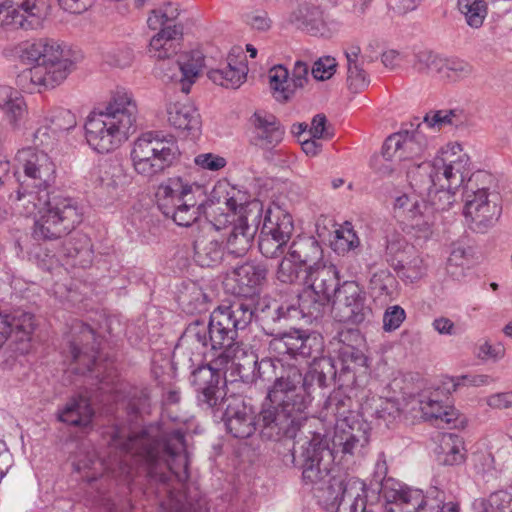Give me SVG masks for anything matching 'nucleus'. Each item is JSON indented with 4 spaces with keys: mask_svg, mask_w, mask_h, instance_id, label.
<instances>
[{
    "mask_svg": "<svg viewBox=\"0 0 512 512\" xmlns=\"http://www.w3.org/2000/svg\"><path fill=\"white\" fill-rule=\"evenodd\" d=\"M95 333L88 325L74 321L67 336L68 350L66 358L70 360V369L77 374L99 371L100 364L97 363Z\"/></svg>",
    "mask_w": 512,
    "mask_h": 512,
    "instance_id": "dca6fc26",
    "label": "nucleus"
},
{
    "mask_svg": "<svg viewBox=\"0 0 512 512\" xmlns=\"http://www.w3.org/2000/svg\"><path fill=\"white\" fill-rule=\"evenodd\" d=\"M462 438L452 433L441 435L438 446V460L445 465H456L464 460Z\"/></svg>",
    "mask_w": 512,
    "mask_h": 512,
    "instance_id": "f704fd0d",
    "label": "nucleus"
},
{
    "mask_svg": "<svg viewBox=\"0 0 512 512\" xmlns=\"http://www.w3.org/2000/svg\"><path fill=\"white\" fill-rule=\"evenodd\" d=\"M427 145L428 142L421 130V125L412 132L400 131L394 133L385 140L382 146V157L390 163L379 167L375 166V169L381 175H390L397 165L420 158L424 154Z\"/></svg>",
    "mask_w": 512,
    "mask_h": 512,
    "instance_id": "ddd939ff",
    "label": "nucleus"
},
{
    "mask_svg": "<svg viewBox=\"0 0 512 512\" xmlns=\"http://www.w3.org/2000/svg\"><path fill=\"white\" fill-rule=\"evenodd\" d=\"M406 318L405 310L399 305L388 307L383 315V329L392 332L398 329Z\"/></svg>",
    "mask_w": 512,
    "mask_h": 512,
    "instance_id": "13d9d810",
    "label": "nucleus"
},
{
    "mask_svg": "<svg viewBox=\"0 0 512 512\" xmlns=\"http://www.w3.org/2000/svg\"><path fill=\"white\" fill-rule=\"evenodd\" d=\"M452 390L455 391L460 386H485L491 382V378L488 375H463L456 378L450 379Z\"/></svg>",
    "mask_w": 512,
    "mask_h": 512,
    "instance_id": "0e129e2a",
    "label": "nucleus"
},
{
    "mask_svg": "<svg viewBox=\"0 0 512 512\" xmlns=\"http://www.w3.org/2000/svg\"><path fill=\"white\" fill-rule=\"evenodd\" d=\"M457 7L469 27L478 29L483 25L488 13L485 0H458Z\"/></svg>",
    "mask_w": 512,
    "mask_h": 512,
    "instance_id": "58836bf2",
    "label": "nucleus"
},
{
    "mask_svg": "<svg viewBox=\"0 0 512 512\" xmlns=\"http://www.w3.org/2000/svg\"><path fill=\"white\" fill-rule=\"evenodd\" d=\"M179 16V8L175 3L167 2L153 9L148 16L147 24L152 30L160 29L149 43L148 52L151 57L164 60L176 53L175 40L181 34L176 25H169Z\"/></svg>",
    "mask_w": 512,
    "mask_h": 512,
    "instance_id": "4468645a",
    "label": "nucleus"
},
{
    "mask_svg": "<svg viewBox=\"0 0 512 512\" xmlns=\"http://www.w3.org/2000/svg\"><path fill=\"white\" fill-rule=\"evenodd\" d=\"M73 467L87 482L96 480L105 471L110 469L109 464L99 459L94 452H88L74 461Z\"/></svg>",
    "mask_w": 512,
    "mask_h": 512,
    "instance_id": "a19ab883",
    "label": "nucleus"
},
{
    "mask_svg": "<svg viewBox=\"0 0 512 512\" xmlns=\"http://www.w3.org/2000/svg\"><path fill=\"white\" fill-rule=\"evenodd\" d=\"M359 246V238L356 235L351 223L345 222L336 231L331 248L337 254H345Z\"/></svg>",
    "mask_w": 512,
    "mask_h": 512,
    "instance_id": "a18cd8bd",
    "label": "nucleus"
},
{
    "mask_svg": "<svg viewBox=\"0 0 512 512\" xmlns=\"http://www.w3.org/2000/svg\"><path fill=\"white\" fill-rule=\"evenodd\" d=\"M473 71L472 66L466 60L458 57L441 58L438 78L456 82L467 78Z\"/></svg>",
    "mask_w": 512,
    "mask_h": 512,
    "instance_id": "ea45409f",
    "label": "nucleus"
},
{
    "mask_svg": "<svg viewBox=\"0 0 512 512\" xmlns=\"http://www.w3.org/2000/svg\"><path fill=\"white\" fill-rule=\"evenodd\" d=\"M351 401L341 392H335L325 401L320 417L334 422L332 448L320 435L314 434L301 445L302 482L311 489L329 490L330 497L339 506L349 501L350 512H365L368 488L362 480L348 477L336 480L331 476V462L335 454L342 457H361L368 445L369 426L359 421L351 411Z\"/></svg>",
    "mask_w": 512,
    "mask_h": 512,
    "instance_id": "7ed1b4c3",
    "label": "nucleus"
},
{
    "mask_svg": "<svg viewBox=\"0 0 512 512\" xmlns=\"http://www.w3.org/2000/svg\"><path fill=\"white\" fill-rule=\"evenodd\" d=\"M428 183L427 192L431 203V206L428 207L431 209L432 216L434 217V211L448 210L454 204L456 190L440 187L429 180Z\"/></svg>",
    "mask_w": 512,
    "mask_h": 512,
    "instance_id": "c03bdc74",
    "label": "nucleus"
},
{
    "mask_svg": "<svg viewBox=\"0 0 512 512\" xmlns=\"http://www.w3.org/2000/svg\"><path fill=\"white\" fill-rule=\"evenodd\" d=\"M338 362L337 365L333 359L328 357L336 370L333 378L328 379L326 385L335 377L347 386H359L364 383L369 376L368 360L358 345L362 342V336L357 329H343L338 333Z\"/></svg>",
    "mask_w": 512,
    "mask_h": 512,
    "instance_id": "f8f14e48",
    "label": "nucleus"
},
{
    "mask_svg": "<svg viewBox=\"0 0 512 512\" xmlns=\"http://www.w3.org/2000/svg\"><path fill=\"white\" fill-rule=\"evenodd\" d=\"M266 276L267 268L262 264L247 263L240 266L235 270V280L239 285L237 293L244 297L254 294Z\"/></svg>",
    "mask_w": 512,
    "mask_h": 512,
    "instance_id": "72a5a7b5",
    "label": "nucleus"
},
{
    "mask_svg": "<svg viewBox=\"0 0 512 512\" xmlns=\"http://www.w3.org/2000/svg\"><path fill=\"white\" fill-rule=\"evenodd\" d=\"M396 270L399 277L413 283L426 275L427 264L422 256L415 255L406 262L399 261Z\"/></svg>",
    "mask_w": 512,
    "mask_h": 512,
    "instance_id": "49530a36",
    "label": "nucleus"
},
{
    "mask_svg": "<svg viewBox=\"0 0 512 512\" xmlns=\"http://www.w3.org/2000/svg\"><path fill=\"white\" fill-rule=\"evenodd\" d=\"M104 60L111 66L126 68L134 61L133 49L127 44H118L103 52Z\"/></svg>",
    "mask_w": 512,
    "mask_h": 512,
    "instance_id": "09e8293b",
    "label": "nucleus"
},
{
    "mask_svg": "<svg viewBox=\"0 0 512 512\" xmlns=\"http://www.w3.org/2000/svg\"><path fill=\"white\" fill-rule=\"evenodd\" d=\"M505 349L500 343L492 344L489 341H481L476 347V355L481 360L497 361L504 356Z\"/></svg>",
    "mask_w": 512,
    "mask_h": 512,
    "instance_id": "680f3d73",
    "label": "nucleus"
},
{
    "mask_svg": "<svg viewBox=\"0 0 512 512\" xmlns=\"http://www.w3.org/2000/svg\"><path fill=\"white\" fill-rule=\"evenodd\" d=\"M179 303L189 314L203 313L209 310V297L196 283L190 282L179 295Z\"/></svg>",
    "mask_w": 512,
    "mask_h": 512,
    "instance_id": "c9c22d12",
    "label": "nucleus"
},
{
    "mask_svg": "<svg viewBox=\"0 0 512 512\" xmlns=\"http://www.w3.org/2000/svg\"><path fill=\"white\" fill-rule=\"evenodd\" d=\"M247 72L248 67L242 60L229 56L225 67L210 69L207 76L217 85L237 89L245 82Z\"/></svg>",
    "mask_w": 512,
    "mask_h": 512,
    "instance_id": "2f4dec72",
    "label": "nucleus"
},
{
    "mask_svg": "<svg viewBox=\"0 0 512 512\" xmlns=\"http://www.w3.org/2000/svg\"><path fill=\"white\" fill-rule=\"evenodd\" d=\"M251 122L253 125V141L262 149H272L284 138L285 130L276 117L265 111H256Z\"/></svg>",
    "mask_w": 512,
    "mask_h": 512,
    "instance_id": "b1692460",
    "label": "nucleus"
},
{
    "mask_svg": "<svg viewBox=\"0 0 512 512\" xmlns=\"http://www.w3.org/2000/svg\"><path fill=\"white\" fill-rule=\"evenodd\" d=\"M89 181L109 195L123 191L128 184V177L119 165L103 162L89 171Z\"/></svg>",
    "mask_w": 512,
    "mask_h": 512,
    "instance_id": "cd10ccee",
    "label": "nucleus"
},
{
    "mask_svg": "<svg viewBox=\"0 0 512 512\" xmlns=\"http://www.w3.org/2000/svg\"><path fill=\"white\" fill-rule=\"evenodd\" d=\"M42 19L36 0H0V28L6 31L36 29Z\"/></svg>",
    "mask_w": 512,
    "mask_h": 512,
    "instance_id": "a211bd4d",
    "label": "nucleus"
},
{
    "mask_svg": "<svg viewBox=\"0 0 512 512\" xmlns=\"http://www.w3.org/2000/svg\"><path fill=\"white\" fill-rule=\"evenodd\" d=\"M167 120L173 128L193 136L201 129L200 114L188 100L171 102L167 106Z\"/></svg>",
    "mask_w": 512,
    "mask_h": 512,
    "instance_id": "c85d7f7f",
    "label": "nucleus"
},
{
    "mask_svg": "<svg viewBox=\"0 0 512 512\" xmlns=\"http://www.w3.org/2000/svg\"><path fill=\"white\" fill-rule=\"evenodd\" d=\"M262 229L266 234L288 243L294 232L293 217L280 206H271L265 212Z\"/></svg>",
    "mask_w": 512,
    "mask_h": 512,
    "instance_id": "7c9ffc66",
    "label": "nucleus"
},
{
    "mask_svg": "<svg viewBox=\"0 0 512 512\" xmlns=\"http://www.w3.org/2000/svg\"><path fill=\"white\" fill-rule=\"evenodd\" d=\"M15 54L22 63L32 65L17 78L18 84L26 90L60 85L70 74L73 65L61 45L54 41L40 39L21 42L15 47Z\"/></svg>",
    "mask_w": 512,
    "mask_h": 512,
    "instance_id": "0eeeda50",
    "label": "nucleus"
},
{
    "mask_svg": "<svg viewBox=\"0 0 512 512\" xmlns=\"http://www.w3.org/2000/svg\"><path fill=\"white\" fill-rule=\"evenodd\" d=\"M366 295L356 281H344L332 299V312L339 322L360 324L369 313Z\"/></svg>",
    "mask_w": 512,
    "mask_h": 512,
    "instance_id": "f3484780",
    "label": "nucleus"
},
{
    "mask_svg": "<svg viewBox=\"0 0 512 512\" xmlns=\"http://www.w3.org/2000/svg\"><path fill=\"white\" fill-rule=\"evenodd\" d=\"M303 284L306 287L298 299L301 311L317 316L332 301L340 285L339 271L334 264L315 263L307 267Z\"/></svg>",
    "mask_w": 512,
    "mask_h": 512,
    "instance_id": "9b49d317",
    "label": "nucleus"
},
{
    "mask_svg": "<svg viewBox=\"0 0 512 512\" xmlns=\"http://www.w3.org/2000/svg\"><path fill=\"white\" fill-rule=\"evenodd\" d=\"M306 274V268L296 259L286 254L276 270V279L283 284L303 283V276Z\"/></svg>",
    "mask_w": 512,
    "mask_h": 512,
    "instance_id": "37998d69",
    "label": "nucleus"
},
{
    "mask_svg": "<svg viewBox=\"0 0 512 512\" xmlns=\"http://www.w3.org/2000/svg\"><path fill=\"white\" fill-rule=\"evenodd\" d=\"M159 210L177 225L188 227L206 215L216 230L233 224L227 237L228 253L240 257L252 246L262 203L247 190L218 181L209 196L202 186L181 177H172L159 185L156 192Z\"/></svg>",
    "mask_w": 512,
    "mask_h": 512,
    "instance_id": "f03ea898",
    "label": "nucleus"
},
{
    "mask_svg": "<svg viewBox=\"0 0 512 512\" xmlns=\"http://www.w3.org/2000/svg\"><path fill=\"white\" fill-rule=\"evenodd\" d=\"M204 67V55L200 51H191L179 56L176 62L161 67L165 81L179 84L180 90L188 94Z\"/></svg>",
    "mask_w": 512,
    "mask_h": 512,
    "instance_id": "aec40b11",
    "label": "nucleus"
},
{
    "mask_svg": "<svg viewBox=\"0 0 512 512\" xmlns=\"http://www.w3.org/2000/svg\"><path fill=\"white\" fill-rule=\"evenodd\" d=\"M93 0H58L59 6L72 14H80L86 11L91 5Z\"/></svg>",
    "mask_w": 512,
    "mask_h": 512,
    "instance_id": "338daca9",
    "label": "nucleus"
},
{
    "mask_svg": "<svg viewBox=\"0 0 512 512\" xmlns=\"http://www.w3.org/2000/svg\"><path fill=\"white\" fill-rule=\"evenodd\" d=\"M394 215L409 225L419 238L428 239L435 219L431 209L415 194H402L395 198Z\"/></svg>",
    "mask_w": 512,
    "mask_h": 512,
    "instance_id": "6ab92c4d",
    "label": "nucleus"
},
{
    "mask_svg": "<svg viewBox=\"0 0 512 512\" xmlns=\"http://www.w3.org/2000/svg\"><path fill=\"white\" fill-rule=\"evenodd\" d=\"M441 58L428 51L419 52L415 56L414 68L420 73L438 76Z\"/></svg>",
    "mask_w": 512,
    "mask_h": 512,
    "instance_id": "3c124183",
    "label": "nucleus"
},
{
    "mask_svg": "<svg viewBox=\"0 0 512 512\" xmlns=\"http://www.w3.org/2000/svg\"><path fill=\"white\" fill-rule=\"evenodd\" d=\"M255 314L254 305L246 299H236L222 303L210 315L208 324L196 320L189 324L184 337L192 344L213 350H220L214 359L196 368L191 375V383L197 391L201 406L213 408L223 400L219 387L223 375L245 376L255 372L257 355L246 345L235 342L237 331L245 329Z\"/></svg>",
    "mask_w": 512,
    "mask_h": 512,
    "instance_id": "20e7f679",
    "label": "nucleus"
},
{
    "mask_svg": "<svg viewBox=\"0 0 512 512\" xmlns=\"http://www.w3.org/2000/svg\"><path fill=\"white\" fill-rule=\"evenodd\" d=\"M224 422L227 431L235 438H248L257 428L261 433L260 420L256 423L255 413L252 407L242 401L229 403L224 414ZM263 437V435H261Z\"/></svg>",
    "mask_w": 512,
    "mask_h": 512,
    "instance_id": "4be33fe9",
    "label": "nucleus"
},
{
    "mask_svg": "<svg viewBox=\"0 0 512 512\" xmlns=\"http://www.w3.org/2000/svg\"><path fill=\"white\" fill-rule=\"evenodd\" d=\"M473 512H512V492L498 490L486 498L475 499Z\"/></svg>",
    "mask_w": 512,
    "mask_h": 512,
    "instance_id": "4c0bfd02",
    "label": "nucleus"
},
{
    "mask_svg": "<svg viewBox=\"0 0 512 512\" xmlns=\"http://www.w3.org/2000/svg\"><path fill=\"white\" fill-rule=\"evenodd\" d=\"M33 149L36 151L49 152L55 147L57 142V134L53 129L42 120L39 121V126L32 134Z\"/></svg>",
    "mask_w": 512,
    "mask_h": 512,
    "instance_id": "8fccbe9b",
    "label": "nucleus"
},
{
    "mask_svg": "<svg viewBox=\"0 0 512 512\" xmlns=\"http://www.w3.org/2000/svg\"><path fill=\"white\" fill-rule=\"evenodd\" d=\"M16 161L25 176L16 192L17 207L26 216H34V238L55 240L74 230L82 222L83 213L74 199L50 196L56 165L49 154L25 147L17 152Z\"/></svg>",
    "mask_w": 512,
    "mask_h": 512,
    "instance_id": "39448f33",
    "label": "nucleus"
},
{
    "mask_svg": "<svg viewBox=\"0 0 512 512\" xmlns=\"http://www.w3.org/2000/svg\"><path fill=\"white\" fill-rule=\"evenodd\" d=\"M423 171H428V180L440 187L457 190L466 185L472 172L470 157L462 153V146L457 143H448L437 153L432 162L418 165Z\"/></svg>",
    "mask_w": 512,
    "mask_h": 512,
    "instance_id": "9d476101",
    "label": "nucleus"
},
{
    "mask_svg": "<svg viewBox=\"0 0 512 512\" xmlns=\"http://www.w3.org/2000/svg\"><path fill=\"white\" fill-rule=\"evenodd\" d=\"M102 112L114 118L125 128L134 131L138 108L133 93L125 88L113 91L109 102Z\"/></svg>",
    "mask_w": 512,
    "mask_h": 512,
    "instance_id": "393cba45",
    "label": "nucleus"
},
{
    "mask_svg": "<svg viewBox=\"0 0 512 512\" xmlns=\"http://www.w3.org/2000/svg\"><path fill=\"white\" fill-rule=\"evenodd\" d=\"M492 175L478 170L470 176L463 191V215L469 228L484 233L499 220L502 208L498 197L489 192Z\"/></svg>",
    "mask_w": 512,
    "mask_h": 512,
    "instance_id": "6e6552de",
    "label": "nucleus"
},
{
    "mask_svg": "<svg viewBox=\"0 0 512 512\" xmlns=\"http://www.w3.org/2000/svg\"><path fill=\"white\" fill-rule=\"evenodd\" d=\"M336 392H341L343 393L346 397H348L351 401V411L353 412V414L355 415V418L358 419L359 421H365L368 426H370V424L368 423V419L371 418V419H377V414H378V410L376 409V405L373 404V401H372V395L371 393H369L368 395L364 396L361 398V401H360V404H359V407H360V412H361V418H360V415L353 410V401L351 399L350 396L346 395L343 391L341 390H336ZM335 393V391L333 392V394ZM332 395V393L329 395V397ZM369 429H371V427H369ZM370 435V430H368V436Z\"/></svg>",
    "mask_w": 512,
    "mask_h": 512,
    "instance_id": "5fc2aeb1",
    "label": "nucleus"
},
{
    "mask_svg": "<svg viewBox=\"0 0 512 512\" xmlns=\"http://www.w3.org/2000/svg\"><path fill=\"white\" fill-rule=\"evenodd\" d=\"M93 417L94 410L91 403L83 395L71 397L63 406H59L56 412L58 421L82 429L91 426Z\"/></svg>",
    "mask_w": 512,
    "mask_h": 512,
    "instance_id": "bb28decb",
    "label": "nucleus"
},
{
    "mask_svg": "<svg viewBox=\"0 0 512 512\" xmlns=\"http://www.w3.org/2000/svg\"><path fill=\"white\" fill-rule=\"evenodd\" d=\"M287 20L297 29L314 36L331 37L338 30L337 23L326 21L323 13L315 7L299 6L289 14Z\"/></svg>",
    "mask_w": 512,
    "mask_h": 512,
    "instance_id": "412c9836",
    "label": "nucleus"
},
{
    "mask_svg": "<svg viewBox=\"0 0 512 512\" xmlns=\"http://www.w3.org/2000/svg\"><path fill=\"white\" fill-rule=\"evenodd\" d=\"M372 401L378 410V420H383L389 424L399 415V406L396 401L377 395H372Z\"/></svg>",
    "mask_w": 512,
    "mask_h": 512,
    "instance_id": "603ef678",
    "label": "nucleus"
},
{
    "mask_svg": "<svg viewBox=\"0 0 512 512\" xmlns=\"http://www.w3.org/2000/svg\"><path fill=\"white\" fill-rule=\"evenodd\" d=\"M43 121L47 123L56 134L62 131H68L77 124L75 115L70 110L64 108L50 111L43 117Z\"/></svg>",
    "mask_w": 512,
    "mask_h": 512,
    "instance_id": "de8ad7c7",
    "label": "nucleus"
},
{
    "mask_svg": "<svg viewBox=\"0 0 512 512\" xmlns=\"http://www.w3.org/2000/svg\"><path fill=\"white\" fill-rule=\"evenodd\" d=\"M84 129L88 145L98 153H109L118 149L132 133L102 111L89 113Z\"/></svg>",
    "mask_w": 512,
    "mask_h": 512,
    "instance_id": "2eb2a0df",
    "label": "nucleus"
},
{
    "mask_svg": "<svg viewBox=\"0 0 512 512\" xmlns=\"http://www.w3.org/2000/svg\"><path fill=\"white\" fill-rule=\"evenodd\" d=\"M194 163L203 170L216 172L227 165V160L214 153H201L194 158Z\"/></svg>",
    "mask_w": 512,
    "mask_h": 512,
    "instance_id": "052dcab7",
    "label": "nucleus"
},
{
    "mask_svg": "<svg viewBox=\"0 0 512 512\" xmlns=\"http://www.w3.org/2000/svg\"><path fill=\"white\" fill-rule=\"evenodd\" d=\"M422 417L434 422L441 428H457L459 422L458 411L449 405H443L437 392L423 393L417 400Z\"/></svg>",
    "mask_w": 512,
    "mask_h": 512,
    "instance_id": "5701e85b",
    "label": "nucleus"
},
{
    "mask_svg": "<svg viewBox=\"0 0 512 512\" xmlns=\"http://www.w3.org/2000/svg\"><path fill=\"white\" fill-rule=\"evenodd\" d=\"M270 88L277 101H287L294 93L288 70L282 65L274 66L269 71Z\"/></svg>",
    "mask_w": 512,
    "mask_h": 512,
    "instance_id": "79ce46f5",
    "label": "nucleus"
},
{
    "mask_svg": "<svg viewBox=\"0 0 512 512\" xmlns=\"http://www.w3.org/2000/svg\"><path fill=\"white\" fill-rule=\"evenodd\" d=\"M370 83L360 64H350L347 67V84L353 93L363 91Z\"/></svg>",
    "mask_w": 512,
    "mask_h": 512,
    "instance_id": "864d4df0",
    "label": "nucleus"
},
{
    "mask_svg": "<svg viewBox=\"0 0 512 512\" xmlns=\"http://www.w3.org/2000/svg\"><path fill=\"white\" fill-rule=\"evenodd\" d=\"M288 254L299 261L306 269L315 263H322L323 250L318 241L311 236L297 237L291 243Z\"/></svg>",
    "mask_w": 512,
    "mask_h": 512,
    "instance_id": "473e14b6",
    "label": "nucleus"
},
{
    "mask_svg": "<svg viewBox=\"0 0 512 512\" xmlns=\"http://www.w3.org/2000/svg\"><path fill=\"white\" fill-rule=\"evenodd\" d=\"M287 243L282 242L277 237H272L266 234L261 228L259 237V250L267 258L276 257L279 253L283 252V248Z\"/></svg>",
    "mask_w": 512,
    "mask_h": 512,
    "instance_id": "6e6d98bb",
    "label": "nucleus"
},
{
    "mask_svg": "<svg viewBox=\"0 0 512 512\" xmlns=\"http://www.w3.org/2000/svg\"><path fill=\"white\" fill-rule=\"evenodd\" d=\"M109 444L145 464L150 475H154L156 467L164 462L180 481L187 478V458L183 455L185 440L180 430L172 431L162 440L152 441L146 431L130 434L115 427Z\"/></svg>",
    "mask_w": 512,
    "mask_h": 512,
    "instance_id": "423d86ee",
    "label": "nucleus"
},
{
    "mask_svg": "<svg viewBox=\"0 0 512 512\" xmlns=\"http://www.w3.org/2000/svg\"><path fill=\"white\" fill-rule=\"evenodd\" d=\"M180 150L173 136L148 131L132 143L130 158L135 172L151 178L170 167L179 157Z\"/></svg>",
    "mask_w": 512,
    "mask_h": 512,
    "instance_id": "1a4fd4ad",
    "label": "nucleus"
},
{
    "mask_svg": "<svg viewBox=\"0 0 512 512\" xmlns=\"http://www.w3.org/2000/svg\"><path fill=\"white\" fill-rule=\"evenodd\" d=\"M265 314H271V318L273 321H280L282 319H293L297 318L299 314L303 316H309L308 314H304L301 311L300 306L296 308L291 304H274L273 306L269 305L267 311H263Z\"/></svg>",
    "mask_w": 512,
    "mask_h": 512,
    "instance_id": "bf43d9fd",
    "label": "nucleus"
},
{
    "mask_svg": "<svg viewBox=\"0 0 512 512\" xmlns=\"http://www.w3.org/2000/svg\"><path fill=\"white\" fill-rule=\"evenodd\" d=\"M324 348L321 335L291 330L273 338L270 350L281 358L257 360L258 378L274 382L259 413L261 433L267 440L294 439L308 418L313 384L325 387L336 370L329 358L319 356Z\"/></svg>",
    "mask_w": 512,
    "mask_h": 512,
    "instance_id": "f257e3e1",
    "label": "nucleus"
},
{
    "mask_svg": "<svg viewBox=\"0 0 512 512\" xmlns=\"http://www.w3.org/2000/svg\"><path fill=\"white\" fill-rule=\"evenodd\" d=\"M488 406L494 409H505L512 406V391L496 393L489 396L486 400Z\"/></svg>",
    "mask_w": 512,
    "mask_h": 512,
    "instance_id": "774afa93",
    "label": "nucleus"
},
{
    "mask_svg": "<svg viewBox=\"0 0 512 512\" xmlns=\"http://www.w3.org/2000/svg\"><path fill=\"white\" fill-rule=\"evenodd\" d=\"M194 252L195 261L202 267H212L220 263L224 255L221 243L208 238L196 240Z\"/></svg>",
    "mask_w": 512,
    "mask_h": 512,
    "instance_id": "e433bc0d",
    "label": "nucleus"
},
{
    "mask_svg": "<svg viewBox=\"0 0 512 512\" xmlns=\"http://www.w3.org/2000/svg\"><path fill=\"white\" fill-rule=\"evenodd\" d=\"M454 117L455 112L452 110H440L429 113L424 117V121L421 124V129L423 128V126H426L428 128L441 129L443 126L446 125H456V123L454 122Z\"/></svg>",
    "mask_w": 512,
    "mask_h": 512,
    "instance_id": "4d7b16f0",
    "label": "nucleus"
},
{
    "mask_svg": "<svg viewBox=\"0 0 512 512\" xmlns=\"http://www.w3.org/2000/svg\"><path fill=\"white\" fill-rule=\"evenodd\" d=\"M309 68L303 61H296L290 79L291 87L295 90L303 88L308 82Z\"/></svg>",
    "mask_w": 512,
    "mask_h": 512,
    "instance_id": "69168bd1",
    "label": "nucleus"
},
{
    "mask_svg": "<svg viewBox=\"0 0 512 512\" xmlns=\"http://www.w3.org/2000/svg\"><path fill=\"white\" fill-rule=\"evenodd\" d=\"M336 65L335 58L330 56L323 57L314 63L311 73L316 80L323 81L334 75Z\"/></svg>",
    "mask_w": 512,
    "mask_h": 512,
    "instance_id": "e2e57ef3",
    "label": "nucleus"
},
{
    "mask_svg": "<svg viewBox=\"0 0 512 512\" xmlns=\"http://www.w3.org/2000/svg\"><path fill=\"white\" fill-rule=\"evenodd\" d=\"M386 462L378 461L375 466L374 479L377 482L379 499L383 501L385 512H394L395 506H399L408 491L407 484L393 478L387 477Z\"/></svg>",
    "mask_w": 512,
    "mask_h": 512,
    "instance_id": "a878e982",
    "label": "nucleus"
},
{
    "mask_svg": "<svg viewBox=\"0 0 512 512\" xmlns=\"http://www.w3.org/2000/svg\"><path fill=\"white\" fill-rule=\"evenodd\" d=\"M0 110L14 130L20 129L22 121L28 114L24 97L9 86H0Z\"/></svg>",
    "mask_w": 512,
    "mask_h": 512,
    "instance_id": "c756f323",
    "label": "nucleus"
}]
</instances>
